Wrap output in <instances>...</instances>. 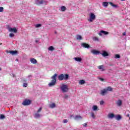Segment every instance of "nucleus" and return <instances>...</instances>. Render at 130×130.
<instances>
[{
    "label": "nucleus",
    "mask_w": 130,
    "mask_h": 130,
    "mask_svg": "<svg viewBox=\"0 0 130 130\" xmlns=\"http://www.w3.org/2000/svg\"><path fill=\"white\" fill-rule=\"evenodd\" d=\"M48 50L49 51H53V50H54V48L53 46H50L48 48Z\"/></svg>",
    "instance_id": "c85d7f7f"
},
{
    "label": "nucleus",
    "mask_w": 130,
    "mask_h": 130,
    "mask_svg": "<svg viewBox=\"0 0 130 130\" xmlns=\"http://www.w3.org/2000/svg\"><path fill=\"white\" fill-rule=\"evenodd\" d=\"M81 46H82V47H84V48H87V49H89V48H91L90 45H89V44H86V43L81 44Z\"/></svg>",
    "instance_id": "f8f14e48"
},
{
    "label": "nucleus",
    "mask_w": 130,
    "mask_h": 130,
    "mask_svg": "<svg viewBox=\"0 0 130 130\" xmlns=\"http://www.w3.org/2000/svg\"><path fill=\"white\" fill-rule=\"evenodd\" d=\"M95 19H96V16H95V14H94V13H91L89 14V18L88 19V21L90 22H92Z\"/></svg>",
    "instance_id": "423d86ee"
},
{
    "label": "nucleus",
    "mask_w": 130,
    "mask_h": 130,
    "mask_svg": "<svg viewBox=\"0 0 130 130\" xmlns=\"http://www.w3.org/2000/svg\"><path fill=\"white\" fill-rule=\"evenodd\" d=\"M11 76H12V77H13V78H15V77H16V76L15 75V74H11Z\"/></svg>",
    "instance_id": "c03bdc74"
},
{
    "label": "nucleus",
    "mask_w": 130,
    "mask_h": 130,
    "mask_svg": "<svg viewBox=\"0 0 130 130\" xmlns=\"http://www.w3.org/2000/svg\"><path fill=\"white\" fill-rule=\"evenodd\" d=\"M74 119L75 120H81V119H83V117L80 115H76L74 117Z\"/></svg>",
    "instance_id": "2eb2a0df"
},
{
    "label": "nucleus",
    "mask_w": 130,
    "mask_h": 130,
    "mask_svg": "<svg viewBox=\"0 0 130 130\" xmlns=\"http://www.w3.org/2000/svg\"><path fill=\"white\" fill-rule=\"evenodd\" d=\"M32 102L30 100H25L23 103L22 105H24L25 106H27L28 105H30Z\"/></svg>",
    "instance_id": "0eeeda50"
},
{
    "label": "nucleus",
    "mask_w": 130,
    "mask_h": 130,
    "mask_svg": "<svg viewBox=\"0 0 130 130\" xmlns=\"http://www.w3.org/2000/svg\"><path fill=\"white\" fill-rule=\"evenodd\" d=\"M8 53H10L12 55H15V54H18V51H10L7 52Z\"/></svg>",
    "instance_id": "a211bd4d"
},
{
    "label": "nucleus",
    "mask_w": 130,
    "mask_h": 130,
    "mask_svg": "<svg viewBox=\"0 0 130 130\" xmlns=\"http://www.w3.org/2000/svg\"><path fill=\"white\" fill-rule=\"evenodd\" d=\"M6 118V116L5 115L1 114L0 115V119H5Z\"/></svg>",
    "instance_id": "2f4dec72"
},
{
    "label": "nucleus",
    "mask_w": 130,
    "mask_h": 130,
    "mask_svg": "<svg viewBox=\"0 0 130 130\" xmlns=\"http://www.w3.org/2000/svg\"><path fill=\"white\" fill-rule=\"evenodd\" d=\"M4 12V8L0 7V12Z\"/></svg>",
    "instance_id": "a19ab883"
},
{
    "label": "nucleus",
    "mask_w": 130,
    "mask_h": 130,
    "mask_svg": "<svg viewBox=\"0 0 130 130\" xmlns=\"http://www.w3.org/2000/svg\"><path fill=\"white\" fill-rule=\"evenodd\" d=\"M35 4L37 6H41V5H47V1H44V0H36L35 1Z\"/></svg>",
    "instance_id": "20e7f679"
},
{
    "label": "nucleus",
    "mask_w": 130,
    "mask_h": 130,
    "mask_svg": "<svg viewBox=\"0 0 130 130\" xmlns=\"http://www.w3.org/2000/svg\"><path fill=\"white\" fill-rule=\"evenodd\" d=\"M100 104V105H103V104H104V101H101Z\"/></svg>",
    "instance_id": "37998d69"
},
{
    "label": "nucleus",
    "mask_w": 130,
    "mask_h": 130,
    "mask_svg": "<svg viewBox=\"0 0 130 130\" xmlns=\"http://www.w3.org/2000/svg\"><path fill=\"white\" fill-rule=\"evenodd\" d=\"M115 118L116 120H120L121 119V116L120 115H117L115 116Z\"/></svg>",
    "instance_id": "5701e85b"
},
{
    "label": "nucleus",
    "mask_w": 130,
    "mask_h": 130,
    "mask_svg": "<svg viewBox=\"0 0 130 130\" xmlns=\"http://www.w3.org/2000/svg\"><path fill=\"white\" fill-rule=\"evenodd\" d=\"M15 36V34H9V37H10V38H13V37H14Z\"/></svg>",
    "instance_id": "f704fd0d"
},
{
    "label": "nucleus",
    "mask_w": 130,
    "mask_h": 130,
    "mask_svg": "<svg viewBox=\"0 0 130 130\" xmlns=\"http://www.w3.org/2000/svg\"><path fill=\"white\" fill-rule=\"evenodd\" d=\"M91 117L93 119H95V114L94 113L92 112L91 113Z\"/></svg>",
    "instance_id": "473e14b6"
},
{
    "label": "nucleus",
    "mask_w": 130,
    "mask_h": 130,
    "mask_svg": "<svg viewBox=\"0 0 130 130\" xmlns=\"http://www.w3.org/2000/svg\"><path fill=\"white\" fill-rule=\"evenodd\" d=\"M0 45H2V43L0 44Z\"/></svg>",
    "instance_id": "3c124183"
},
{
    "label": "nucleus",
    "mask_w": 130,
    "mask_h": 130,
    "mask_svg": "<svg viewBox=\"0 0 130 130\" xmlns=\"http://www.w3.org/2000/svg\"><path fill=\"white\" fill-rule=\"evenodd\" d=\"M109 4L113 7V8H117V5L113 4L112 2H109Z\"/></svg>",
    "instance_id": "a878e982"
},
{
    "label": "nucleus",
    "mask_w": 130,
    "mask_h": 130,
    "mask_svg": "<svg viewBox=\"0 0 130 130\" xmlns=\"http://www.w3.org/2000/svg\"><path fill=\"white\" fill-rule=\"evenodd\" d=\"M16 61H18V59H16Z\"/></svg>",
    "instance_id": "8fccbe9b"
},
{
    "label": "nucleus",
    "mask_w": 130,
    "mask_h": 130,
    "mask_svg": "<svg viewBox=\"0 0 130 130\" xmlns=\"http://www.w3.org/2000/svg\"><path fill=\"white\" fill-rule=\"evenodd\" d=\"M67 10V8L65 6H61L60 7V11L61 12H65V11Z\"/></svg>",
    "instance_id": "393cba45"
},
{
    "label": "nucleus",
    "mask_w": 130,
    "mask_h": 130,
    "mask_svg": "<svg viewBox=\"0 0 130 130\" xmlns=\"http://www.w3.org/2000/svg\"><path fill=\"white\" fill-rule=\"evenodd\" d=\"M109 4V2H103V7H108Z\"/></svg>",
    "instance_id": "b1692460"
},
{
    "label": "nucleus",
    "mask_w": 130,
    "mask_h": 130,
    "mask_svg": "<svg viewBox=\"0 0 130 130\" xmlns=\"http://www.w3.org/2000/svg\"><path fill=\"white\" fill-rule=\"evenodd\" d=\"M57 77V74H55L51 77L52 80L48 84L49 87H53L56 84V77Z\"/></svg>",
    "instance_id": "f257e3e1"
},
{
    "label": "nucleus",
    "mask_w": 130,
    "mask_h": 130,
    "mask_svg": "<svg viewBox=\"0 0 130 130\" xmlns=\"http://www.w3.org/2000/svg\"><path fill=\"white\" fill-rule=\"evenodd\" d=\"M98 79H100V80L101 81V82H103L104 81V79L101 77H99Z\"/></svg>",
    "instance_id": "4c0bfd02"
},
{
    "label": "nucleus",
    "mask_w": 130,
    "mask_h": 130,
    "mask_svg": "<svg viewBox=\"0 0 130 130\" xmlns=\"http://www.w3.org/2000/svg\"><path fill=\"white\" fill-rule=\"evenodd\" d=\"M108 118H113L114 117H115V115H114L113 113L109 114L108 115Z\"/></svg>",
    "instance_id": "4be33fe9"
},
{
    "label": "nucleus",
    "mask_w": 130,
    "mask_h": 130,
    "mask_svg": "<svg viewBox=\"0 0 130 130\" xmlns=\"http://www.w3.org/2000/svg\"><path fill=\"white\" fill-rule=\"evenodd\" d=\"M126 116L129 117V119H130L129 114H127V115H126Z\"/></svg>",
    "instance_id": "a18cd8bd"
},
{
    "label": "nucleus",
    "mask_w": 130,
    "mask_h": 130,
    "mask_svg": "<svg viewBox=\"0 0 130 130\" xmlns=\"http://www.w3.org/2000/svg\"><path fill=\"white\" fill-rule=\"evenodd\" d=\"M87 123H85L83 124L84 127H87Z\"/></svg>",
    "instance_id": "79ce46f5"
},
{
    "label": "nucleus",
    "mask_w": 130,
    "mask_h": 130,
    "mask_svg": "<svg viewBox=\"0 0 130 130\" xmlns=\"http://www.w3.org/2000/svg\"><path fill=\"white\" fill-rule=\"evenodd\" d=\"M101 55L103 56L104 57H106L107 56H109V54H108V52L105 50L102 51V53H101Z\"/></svg>",
    "instance_id": "6e6552de"
},
{
    "label": "nucleus",
    "mask_w": 130,
    "mask_h": 130,
    "mask_svg": "<svg viewBox=\"0 0 130 130\" xmlns=\"http://www.w3.org/2000/svg\"><path fill=\"white\" fill-rule=\"evenodd\" d=\"M108 34H109V32H108V31H104V30H101L99 33V35L100 36H102V35H108Z\"/></svg>",
    "instance_id": "9d476101"
},
{
    "label": "nucleus",
    "mask_w": 130,
    "mask_h": 130,
    "mask_svg": "<svg viewBox=\"0 0 130 130\" xmlns=\"http://www.w3.org/2000/svg\"><path fill=\"white\" fill-rule=\"evenodd\" d=\"M105 89L106 90L107 92H108V91H112V88H111L110 86H108Z\"/></svg>",
    "instance_id": "bb28decb"
},
{
    "label": "nucleus",
    "mask_w": 130,
    "mask_h": 130,
    "mask_svg": "<svg viewBox=\"0 0 130 130\" xmlns=\"http://www.w3.org/2000/svg\"><path fill=\"white\" fill-rule=\"evenodd\" d=\"M64 99H68L69 98V95L67 94H64Z\"/></svg>",
    "instance_id": "e433bc0d"
},
{
    "label": "nucleus",
    "mask_w": 130,
    "mask_h": 130,
    "mask_svg": "<svg viewBox=\"0 0 130 130\" xmlns=\"http://www.w3.org/2000/svg\"><path fill=\"white\" fill-rule=\"evenodd\" d=\"M74 60L76 61H78V62H81L82 61V58H81V57H75Z\"/></svg>",
    "instance_id": "aec40b11"
},
{
    "label": "nucleus",
    "mask_w": 130,
    "mask_h": 130,
    "mask_svg": "<svg viewBox=\"0 0 130 130\" xmlns=\"http://www.w3.org/2000/svg\"><path fill=\"white\" fill-rule=\"evenodd\" d=\"M0 71H2V68H0Z\"/></svg>",
    "instance_id": "09e8293b"
},
{
    "label": "nucleus",
    "mask_w": 130,
    "mask_h": 130,
    "mask_svg": "<svg viewBox=\"0 0 130 130\" xmlns=\"http://www.w3.org/2000/svg\"><path fill=\"white\" fill-rule=\"evenodd\" d=\"M68 120L67 119H64V120H63V123H67V122H68Z\"/></svg>",
    "instance_id": "ea45409f"
},
{
    "label": "nucleus",
    "mask_w": 130,
    "mask_h": 130,
    "mask_svg": "<svg viewBox=\"0 0 130 130\" xmlns=\"http://www.w3.org/2000/svg\"><path fill=\"white\" fill-rule=\"evenodd\" d=\"M120 1H121V2H124V1L125 0H120Z\"/></svg>",
    "instance_id": "de8ad7c7"
},
{
    "label": "nucleus",
    "mask_w": 130,
    "mask_h": 130,
    "mask_svg": "<svg viewBox=\"0 0 130 130\" xmlns=\"http://www.w3.org/2000/svg\"><path fill=\"white\" fill-rule=\"evenodd\" d=\"M76 39L77 40H82L83 38H82V36H81L80 35H77L76 37Z\"/></svg>",
    "instance_id": "cd10ccee"
},
{
    "label": "nucleus",
    "mask_w": 130,
    "mask_h": 130,
    "mask_svg": "<svg viewBox=\"0 0 130 130\" xmlns=\"http://www.w3.org/2000/svg\"><path fill=\"white\" fill-rule=\"evenodd\" d=\"M36 28H39L41 27V24H37L35 25Z\"/></svg>",
    "instance_id": "72a5a7b5"
},
{
    "label": "nucleus",
    "mask_w": 130,
    "mask_h": 130,
    "mask_svg": "<svg viewBox=\"0 0 130 130\" xmlns=\"http://www.w3.org/2000/svg\"><path fill=\"white\" fill-rule=\"evenodd\" d=\"M101 95H102V96H105V95H106V94H107V91L106 90V89H104L102 90H101V92H100Z\"/></svg>",
    "instance_id": "ddd939ff"
},
{
    "label": "nucleus",
    "mask_w": 130,
    "mask_h": 130,
    "mask_svg": "<svg viewBox=\"0 0 130 130\" xmlns=\"http://www.w3.org/2000/svg\"><path fill=\"white\" fill-rule=\"evenodd\" d=\"M60 89L62 93H67V92H69V86L67 84H62L60 87Z\"/></svg>",
    "instance_id": "7ed1b4c3"
},
{
    "label": "nucleus",
    "mask_w": 130,
    "mask_h": 130,
    "mask_svg": "<svg viewBox=\"0 0 130 130\" xmlns=\"http://www.w3.org/2000/svg\"><path fill=\"white\" fill-rule=\"evenodd\" d=\"M85 84V80H82L79 81V84L80 85H84Z\"/></svg>",
    "instance_id": "7c9ffc66"
},
{
    "label": "nucleus",
    "mask_w": 130,
    "mask_h": 130,
    "mask_svg": "<svg viewBox=\"0 0 130 130\" xmlns=\"http://www.w3.org/2000/svg\"><path fill=\"white\" fill-rule=\"evenodd\" d=\"M49 108L53 109V108H55V107H56V105H55L54 103H52L49 105Z\"/></svg>",
    "instance_id": "f3484780"
},
{
    "label": "nucleus",
    "mask_w": 130,
    "mask_h": 130,
    "mask_svg": "<svg viewBox=\"0 0 130 130\" xmlns=\"http://www.w3.org/2000/svg\"><path fill=\"white\" fill-rule=\"evenodd\" d=\"M116 104L117 106H121L122 105V101L120 100H119L116 102Z\"/></svg>",
    "instance_id": "6ab92c4d"
},
{
    "label": "nucleus",
    "mask_w": 130,
    "mask_h": 130,
    "mask_svg": "<svg viewBox=\"0 0 130 130\" xmlns=\"http://www.w3.org/2000/svg\"><path fill=\"white\" fill-rule=\"evenodd\" d=\"M93 41H97L98 42H99V38H98V37H94L93 38Z\"/></svg>",
    "instance_id": "c756f323"
},
{
    "label": "nucleus",
    "mask_w": 130,
    "mask_h": 130,
    "mask_svg": "<svg viewBox=\"0 0 130 130\" xmlns=\"http://www.w3.org/2000/svg\"><path fill=\"white\" fill-rule=\"evenodd\" d=\"M27 86H28V84L27 83H24L23 84V87H27Z\"/></svg>",
    "instance_id": "58836bf2"
},
{
    "label": "nucleus",
    "mask_w": 130,
    "mask_h": 130,
    "mask_svg": "<svg viewBox=\"0 0 130 130\" xmlns=\"http://www.w3.org/2000/svg\"><path fill=\"white\" fill-rule=\"evenodd\" d=\"M98 69H99V70H100L101 72H104L105 71V69H104V66L103 65L98 66Z\"/></svg>",
    "instance_id": "dca6fc26"
},
{
    "label": "nucleus",
    "mask_w": 130,
    "mask_h": 130,
    "mask_svg": "<svg viewBox=\"0 0 130 130\" xmlns=\"http://www.w3.org/2000/svg\"><path fill=\"white\" fill-rule=\"evenodd\" d=\"M30 61L31 63H32L33 64L37 63V60L34 58H30Z\"/></svg>",
    "instance_id": "4468645a"
},
{
    "label": "nucleus",
    "mask_w": 130,
    "mask_h": 130,
    "mask_svg": "<svg viewBox=\"0 0 130 130\" xmlns=\"http://www.w3.org/2000/svg\"><path fill=\"white\" fill-rule=\"evenodd\" d=\"M92 109L93 111H98V106L96 105H93L92 107Z\"/></svg>",
    "instance_id": "412c9836"
},
{
    "label": "nucleus",
    "mask_w": 130,
    "mask_h": 130,
    "mask_svg": "<svg viewBox=\"0 0 130 130\" xmlns=\"http://www.w3.org/2000/svg\"><path fill=\"white\" fill-rule=\"evenodd\" d=\"M8 31L9 32H13V33H17V32H18V30L16 27H13V28L9 27Z\"/></svg>",
    "instance_id": "1a4fd4ad"
},
{
    "label": "nucleus",
    "mask_w": 130,
    "mask_h": 130,
    "mask_svg": "<svg viewBox=\"0 0 130 130\" xmlns=\"http://www.w3.org/2000/svg\"><path fill=\"white\" fill-rule=\"evenodd\" d=\"M122 35H123V36H125L126 33H125V32H123V34H122Z\"/></svg>",
    "instance_id": "49530a36"
},
{
    "label": "nucleus",
    "mask_w": 130,
    "mask_h": 130,
    "mask_svg": "<svg viewBox=\"0 0 130 130\" xmlns=\"http://www.w3.org/2000/svg\"><path fill=\"white\" fill-rule=\"evenodd\" d=\"M120 58V56L118 54H116L115 55V58Z\"/></svg>",
    "instance_id": "c9c22d12"
},
{
    "label": "nucleus",
    "mask_w": 130,
    "mask_h": 130,
    "mask_svg": "<svg viewBox=\"0 0 130 130\" xmlns=\"http://www.w3.org/2000/svg\"><path fill=\"white\" fill-rule=\"evenodd\" d=\"M70 79V75L69 74H60L58 76V80L59 81H68Z\"/></svg>",
    "instance_id": "f03ea898"
},
{
    "label": "nucleus",
    "mask_w": 130,
    "mask_h": 130,
    "mask_svg": "<svg viewBox=\"0 0 130 130\" xmlns=\"http://www.w3.org/2000/svg\"><path fill=\"white\" fill-rule=\"evenodd\" d=\"M91 53L94 54V55H98V54H101V52L97 51L96 50H92L91 51Z\"/></svg>",
    "instance_id": "9b49d317"
},
{
    "label": "nucleus",
    "mask_w": 130,
    "mask_h": 130,
    "mask_svg": "<svg viewBox=\"0 0 130 130\" xmlns=\"http://www.w3.org/2000/svg\"><path fill=\"white\" fill-rule=\"evenodd\" d=\"M42 110V107H40L37 111V112L35 114V118H40L41 117V115H40V112Z\"/></svg>",
    "instance_id": "39448f33"
}]
</instances>
